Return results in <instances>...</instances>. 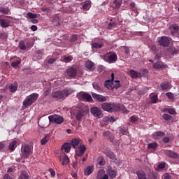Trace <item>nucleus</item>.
Returning <instances> with one entry per match:
<instances>
[{"instance_id":"nucleus-1","label":"nucleus","mask_w":179,"mask_h":179,"mask_svg":"<svg viewBox=\"0 0 179 179\" xmlns=\"http://www.w3.org/2000/svg\"><path fill=\"white\" fill-rule=\"evenodd\" d=\"M101 108L103 111L114 113V111H125V106L114 103L105 102L102 103Z\"/></svg>"},{"instance_id":"nucleus-2","label":"nucleus","mask_w":179,"mask_h":179,"mask_svg":"<svg viewBox=\"0 0 179 179\" xmlns=\"http://www.w3.org/2000/svg\"><path fill=\"white\" fill-rule=\"evenodd\" d=\"M73 93V90L71 89H64L62 91H56L52 93V99L55 100H65L68 96H71Z\"/></svg>"},{"instance_id":"nucleus-3","label":"nucleus","mask_w":179,"mask_h":179,"mask_svg":"<svg viewBox=\"0 0 179 179\" xmlns=\"http://www.w3.org/2000/svg\"><path fill=\"white\" fill-rule=\"evenodd\" d=\"M114 73H111V80H106L104 83L105 87H107L109 90H114V89H118L121 87V84H120V80L114 81Z\"/></svg>"},{"instance_id":"nucleus-4","label":"nucleus","mask_w":179,"mask_h":179,"mask_svg":"<svg viewBox=\"0 0 179 179\" xmlns=\"http://www.w3.org/2000/svg\"><path fill=\"white\" fill-rule=\"evenodd\" d=\"M37 99H38V94L33 93L28 96L24 101H23V106L24 107H30L31 104L36 103L37 101Z\"/></svg>"},{"instance_id":"nucleus-5","label":"nucleus","mask_w":179,"mask_h":179,"mask_svg":"<svg viewBox=\"0 0 179 179\" xmlns=\"http://www.w3.org/2000/svg\"><path fill=\"white\" fill-rule=\"evenodd\" d=\"M33 152V148L28 144H25L21 147L22 157L23 159H27L30 156V154Z\"/></svg>"},{"instance_id":"nucleus-6","label":"nucleus","mask_w":179,"mask_h":179,"mask_svg":"<svg viewBox=\"0 0 179 179\" xmlns=\"http://www.w3.org/2000/svg\"><path fill=\"white\" fill-rule=\"evenodd\" d=\"M77 97L79 100H83V101H88V103H92L93 101V98L92 95L86 92H79L77 94Z\"/></svg>"},{"instance_id":"nucleus-7","label":"nucleus","mask_w":179,"mask_h":179,"mask_svg":"<svg viewBox=\"0 0 179 179\" xmlns=\"http://www.w3.org/2000/svg\"><path fill=\"white\" fill-rule=\"evenodd\" d=\"M48 119L50 122H52V124H61L64 122V117L58 115H50Z\"/></svg>"},{"instance_id":"nucleus-8","label":"nucleus","mask_w":179,"mask_h":179,"mask_svg":"<svg viewBox=\"0 0 179 179\" xmlns=\"http://www.w3.org/2000/svg\"><path fill=\"white\" fill-rule=\"evenodd\" d=\"M157 41L161 47H169L170 45V38L167 36L159 37Z\"/></svg>"},{"instance_id":"nucleus-9","label":"nucleus","mask_w":179,"mask_h":179,"mask_svg":"<svg viewBox=\"0 0 179 179\" xmlns=\"http://www.w3.org/2000/svg\"><path fill=\"white\" fill-rule=\"evenodd\" d=\"M104 57L106 58V61L107 62H109V64H113V62H116L117 59V54L110 53V52H107L104 55Z\"/></svg>"},{"instance_id":"nucleus-10","label":"nucleus","mask_w":179,"mask_h":179,"mask_svg":"<svg viewBox=\"0 0 179 179\" xmlns=\"http://www.w3.org/2000/svg\"><path fill=\"white\" fill-rule=\"evenodd\" d=\"M67 76L70 79H73L76 78V75H78V70L76 68L74 67H69V69H66V71Z\"/></svg>"},{"instance_id":"nucleus-11","label":"nucleus","mask_w":179,"mask_h":179,"mask_svg":"<svg viewBox=\"0 0 179 179\" xmlns=\"http://www.w3.org/2000/svg\"><path fill=\"white\" fill-rule=\"evenodd\" d=\"M85 152H86V146H85V145L80 144V147L76 150V159L83 156V155H85Z\"/></svg>"},{"instance_id":"nucleus-12","label":"nucleus","mask_w":179,"mask_h":179,"mask_svg":"<svg viewBox=\"0 0 179 179\" xmlns=\"http://www.w3.org/2000/svg\"><path fill=\"white\" fill-rule=\"evenodd\" d=\"M92 97L96 100V101H99V103H104V101H107V97L96 93L92 94Z\"/></svg>"},{"instance_id":"nucleus-13","label":"nucleus","mask_w":179,"mask_h":179,"mask_svg":"<svg viewBox=\"0 0 179 179\" xmlns=\"http://www.w3.org/2000/svg\"><path fill=\"white\" fill-rule=\"evenodd\" d=\"M164 153L166 155V156L170 157L171 159H177V157H178V154L174 152L173 150H165Z\"/></svg>"},{"instance_id":"nucleus-14","label":"nucleus","mask_w":179,"mask_h":179,"mask_svg":"<svg viewBox=\"0 0 179 179\" xmlns=\"http://www.w3.org/2000/svg\"><path fill=\"white\" fill-rule=\"evenodd\" d=\"M117 171L116 169H113V167L108 166L107 170V173L108 174L110 178L113 179L117 177Z\"/></svg>"},{"instance_id":"nucleus-15","label":"nucleus","mask_w":179,"mask_h":179,"mask_svg":"<svg viewBox=\"0 0 179 179\" xmlns=\"http://www.w3.org/2000/svg\"><path fill=\"white\" fill-rule=\"evenodd\" d=\"M59 162H62V164L63 166H66V164H69V157L66 155H62L59 157Z\"/></svg>"},{"instance_id":"nucleus-16","label":"nucleus","mask_w":179,"mask_h":179,"mask_svg":"<svg viewBox=\"0 0 179 179\" xmlns=\"http://www.w3.org/2000/svg\"><path fill=\"white\" fill-rule=\"evenodd\" d=\"M160 87L162 90H170V89H171L173 86H171V83L170 82L164 81L161 83Z\"/></svg>"},{"instance_id":"nucleus-17","label":"nucleus","mask_w":179,"mask_h":179,"mask_svg":"<svg viewBox=\"0 0 179 179\" xmlns=\"http://www.w3.org/2000/svg\"><path fill=\"white\" fill-rule=\"evenodd\" d=\"M71 145L73 149H78V148L80 147V139L79 138H73L71 142Z\"/></svg>"},{"instance_id":"nucleus-18","label":"nucleus","mask_w":179,"mask_h":179,"mask_svg":"<svg viewBox=\"0 0 179 179\" xmlns=\"http://www.w3.org/2000/svg\"><path fill=\"white\" fill-rule=\"evenodd\" d=\"M104 155H106V156H107V157H108L111 160H114L116 157L115 154L114 153V152L111 151V150H106L104 152Z\"/></svg>"},{"instance_id":"nucleus-19","label":"nucleus","mask_w":179,"mask_h":179,"mask_svg":"<svg viewBox=\"0 0 179 179\" xmlns=\"http://www.w3.org/2000/svg\"><path fill=\"white\" fill-rule=\"evenodd\" d=\"M10 21L6 19H0V26L3 27V29H6V27H9V24Z\"/></svg>"},{"instance_id":"nucleus-20","label":"nucleus","mask_w":179,"mask_h":179,"mask_svg":"<svg viewBox=\"0 0 179 179\" xmlns=\"http://www.w3.org/2000/svg\"><path fill=\"white\" fill-rule=\"evenodd\" d=\"M117 120H118V118H117L114 116H110V117L106 116L103 118V122H107L108 124L110 122H111V123L115 122V121H117Z\"/></svg>"},{"instance_id":"nucleus-21","label":"nucleus","mask_w":179,"mask_h":179,"mask_svg":"<svg viewBox=\"0 0 179 179\" xmlns=\"http://www.w3.org/2000/svg\"><path fill=\"white\" fill-rule=\"evenodd\" d=\"M72 147V145L71 143H66L62 146V150H64L66 153H69L71 152V148Z\"/></svg>"},{"instance_id":"nucleus-22","label":"nucleus","mask_w":179,"mask_h":179,"mask_svg":"<svg viewBox=\"0 0 179 179\" xmlns=\"http://www.w3.org/2000/svg\"><path fill=\"white\" fill-rule=\"evenodd\" d=\"M103 136H105L106 138H108L110 142H114V135L111 134V132L110 131H106L103 132Z\"/></svg>"},{"instance_id":"nucleus-23","label":"nucleus","mask_w":179,"mask_h":179,"mask_svg":"<svg viewBox=\"0 0 179 179\" xmlns=\"http://www.w3.org/2000/svg\"><path fill=\"white\" fill-rule=\"evenodd\" d=\"M94 170V166H87L84 171L85 176H90V174L93 173Z\"/></svg>"},{"instance_id":"nucleus-24","label":"nucleus","mask_w":179,"mask_h":179,"mask_svg":"<svg viewBox=\"0 0 179 179\" xmlns=\"http://www.w3.org/2000/svg\"><path fill=\"white\" fill-rule=\"evenodd\" d=\"M169 29L171 30V34H176V33H178L179 27L176 24L171 25Z\"/></svg>"},{"instance_id":"nucleus-25","label":"nucleus","mask_w":179,"mask_h":179,"mask_svg":"<svg viewBox=\"0 0 179 179\" xmlns=\"http://www.w3.org/2000/svg\"><path fill=\"white\" fill-rule=\"evenodd\" d=\"M17 82H14L13 84H11L9 87L8 89L10 90V92L11 93H15V92H16V90H17Z\"/></svg>"},{"instance_id":"nucleus-26","label":"nucleus","mask_w":179,"mask_h":179,"mask_svg":"<svg viewBox=\"0 0 179 179\" xmlns=\"http://www.w3.org/2000/svg\"><path fill=\"white\" fill-rule=\"evenodd\" d=\"M89 111H90L89 106L85 105L81 106L80 109L77 110V113H89Z\"/></svg>"},{"instance_id":"nucleus-27","label":"nucleus","mask_w":179,"mask_h":179,"mask_svg":"<svg viewBox=\"0 0 179 179\" xmlns=\"http://www.w3.org/2000/svg\"><path fill=\"white\" fill-rule=\"evenodd\" d=\"M136 175L138 179H144L146 178V173L143 171H138Z\"/></svg>"},{"instance_id":"nucleus-28","label":"nucleus","mask_w":179,"mask_h":179,"mask_svg":"<svg viewBox=\"0 0 179 179\" xmlns=\"http://www.w3.org/2000/svg\"><path fill=\"white\" fill-rule=\"evenodd\" d=\"M93 66H94V63H93V62L88 60L85 62V68H87V69L92 71L93 69Z\"/></svg>"},{"instance_id":"nucleus-29","label":"nucleus","mask_w":179,"mask_h":179,"mask_svg":"<svg viewBox=\"0 0 179 179\" xmlns=\"http://www.w3.org/2000/svg\"><path fill=\"white\" fill-rule=\"evenodd\" d=\"M150 99L152 104H156V103H157V100H158L157 95L151 94L150 95Z\"/></svg>"},{"instance_id":"nucleus-30","label":"nucleus","mask_w":179,"mask_h":179,"mask_svg":"<svg viewBox=\"0 0 179 179\" xmlns=\"http://www.w3.org/2000/svg\"><path fill=\"white\" fill-rule=\"evenodd\" d=\"M16 145H17V141H13L9 146H8V149L11 151L13 152V150H15V148H16Z\"/></svg>"},{"instance_id":"nucleus-31","label":"nucleus","mask_w":179,"mask_h":179,"mask_svg":"<svg viewBox=\"0 0 179 179\" xmlns=\"http://www.w3.org/2000/svg\"><path fill=\"white\" fill-rule=\"evenodd\" d=\"M129 73L131 78H132L133 79H136L139 76V73H138V72L134 70H130Z\"/></svg>"},{"instance_id":"nucleus-32","label":"nucleus","mask_w":179,"mask_h":179,"mask_svg":"<svg viewBox=\"0 0 179 179\" xmlns=\"http://www.w3.org/2000/svg\"><path fill=\"white\" fill-rule=\"evenodd\" d=\"M51 137V135L46 134L45 137L41 141V145H45L48 141L50 140V138Z\"/></svg>"},{"instance_id":"nucleus-33","label":"nucleus","mask_w":179,"mask_h":179,"mask_svg":"<svg viewBox=\"0 0 179 179\" xmlns=\"http://www.w3.org/2000/svg\"><path fill=\"white\" fill-rule=\"evenodd\" d=\"M113 3L115 5V9H120V8H121V5H122V1H121V0H115L113 1Z\"/></svg>"},{"instance_id":"nucleus-34","label":"nucleus","mask_w":179,"mask_h":179,"mask_svg":"<svg viewBox=\"0 0 179 179\" xmlns=\"http://www.w3.org/2000/svg\"><path fill=\"white\" fill-rule=\"evenodd\" d=\"M18 179H29V173L26 171H22Z\"/></svg>"},{"instance_id":"nucleus-35","label":"nucleus","mask_w":179,"mask_h":179,"mask_svg":"<svg viewBox=\"0 0 179 179\" xmlns=\"http://www.w3.org/2000/svg\"><path fill=\"white\" fill-rule=\"evenodd\" d=\"M73 59V57L69 55V56H64L63 57V62H65L66 64H68V62H71Z\"/></svg>"},{"instance_id":"nucleus-36","label":"nucleus","mask_w":179,"mask_h":179,"mask_svg":"<svg viewBox=\"0 0 179 179\" xmlns=\"http://www.w3.org/2000/svg\"><path fill=\"white\" fill-rule=\"evenodd\" d=\"M149 48L152 52H159V47L156 45H149Z\"/></svg>"},{"instance_id":"nucleus-37","label":"nucleus","mask_w":179,"mask_h":179,"mask_svg":"<svg viewBox=\"0 0 179 179\" xmlns=\"http://www.w3.org/2000/svg\"><path fill=\"white\" fill-rule=\"evenodd\" d=\"M21 62H22L20 60H17V61L13 62L11 63V66L16 69V68H17V66H19V65H20Z\"/></svg>"},{"instance_id":"nucleus-38","label":"nucleus","mask_w":179,"mask_h":179,"mask_svg":"<svg viewBox=\"0 0 179 179\" xmlns=\"http://www.w3.org/2000/svg\"><path fill=\"white\" fill-rule=\"evenodd\" d=\"M19 47L20 50H22L23 51H26V45H24V41H20L19 43Z\"/></svg>"},{"instance_id":"nucleus-39","label":"nucleus","mask_w":179,"mask_h":179,"mask_svg":"<svg viewBox=\"0 0 179 179\" xmlns=\"http://www.w3.org/2000/svg\"><path fill=\"white\" fill-rule=\"evenodd\" d=\"M83 117H85V113H78L76 115V120L77 121H80V120H82V118H83Z\"/></svg>"},{"instance_id":"nucleus-40","label":"nucleus","mask_w":179,"mask_h":179,"mask_svg":"<svg viewBox=\"0 0 179 179\" xmlns=\"http://www.w3.org/2000/svg\"><path fill=\"white\" fill-rule=\"evenodd\" d=\"M103 174H104V170L101 169L98 171L96 179H102Z\"/></svg>"},{"instance_id":"nucleus-41","label":"nucleus","mask_w":179,"mask_h":179,"mask_svg":"<svg viewBox=\"0 0 179 179\" xmlns=\"http://www.w3.org/2000/svg\"><path fill=\"white\" fill-rule=\"evenodd\" d=\"M165 134L163 131H155L153 133L152 136L154 138H156V136H164Z\"/></svg>"},{"instance_id":"nucleus-42","label":"nucleus","mask_w":179,"mask_h":179,"mask_svg":"<svg viewBox=\"0 0 179 179\" xmlns=\"http://www.w3.org/2000/svg\"><path fill=\"white\" fill-rule=\"evenodd\" d=\"M153 66L155 69H164V68H166L164 65L159 63L155 64Z\"/></svg>"},{"instance_id":"nucleus-43","label":"nucleus","mask_w":179,"mask_h":179,"mask_svg":"<svg viewBox=\"0 0 179 179\" xmlns=\"http://www.w3.org/2000/svg\"><path fill=\"white\" fill-rule=\"evenodd\" d=\"M27 16H28L29 19H36V17H38L37 14L31 12L27 13Z\"/></svg>"},{"instance_id":"nucleus-44","label":"nucleus","mask_w":179,"mask_h":179,"mask_svg":"<svg viewBox=\"0 0 179 179\" xmlns=\"http://www.w3.org/2000/svg\"><path fill=\"white\" fill-rule=\"evenodd\" d=\"M60 20H61V17L58 15L53 16L52 18V22H57L58 24H59Z\"/></svg>"},{"instance_id":"nucleus-45","label":"nucleus","mask_w":179,"mask_h":179,"mask_svg":"<svg viewBox=\"0 0 179 179\" xmlns=\"http://www.w3.org/2000/svg\"><path fill=\"white\" fill-rule=\"evenodd\" d=\"M0 13H3V15H8V13H9V9L5 8L3 7H0Z\"/></svg>"},{"instance_id":"nucleus-46","label":"nucleus","mask_w":179,"mask_h":179,"mask_svg":"<svg viewBox=\"0 0 179 179\" xmlns=\"http://www.w3.org/2000/svg\"><path fill=\"white\" fill-rule=\"evenodd\" d=\"M148 179H157V173H150L148 175Z\"/></svg>"},{"instance_id":"nucleus-47","label":"nucleus","mask_w":179,"mask_h":179,"mask_svg":"<svg viewBox=\"0 0 179 179\" xmlns=\"http://www.w3.org/2000/svg\"><path fill=\"white\" fill-rule=\"evenodd\" d=\"M163 113H176V110L171 108H165L162 110Z\"/></svg>"},{"instance_id":"nucleus-48","label":"nucleus","mask_w":179,"mask_h":179,"mask_svg":"<svg viewBox=\"0 0 179 179\" xmlns=\"http://www.w3.org/2000/svg\"><path fill=\"white\" fill-rule=\"evenodd\" d=\"M90 113H101V109L98 107H93L91 108Z\"/></svg>"},{"instance_id":"nucleus-49","label":"nucleus","mask_w":179,"mask_h":179,"mask_svg":"<svg viewBox=\"0 0 179 179\" xmlns=\"http://www.w3.org/2000/svg\"><path fill=\"white\" fill-rule=\"evenodd\" d=\"M91 3H92V2H90V1H86L85 2V3L83 4V8L84 9V10H86V9H87L88 8H89V6H90V5H91Z\"/></svg>"},{"instance_id":"nucleus-50","label":"nucleus","mask_w":179,"mask_h":179,"mask_svg":"<svg viewBox=\"0 0 179 179\" xmlns=\"http://www.w3.org/2000/svg\"><path fill=\"white\" fill-rule=\"evenodd\" d=\"M156 148H157V143H151L148 145V149H156Z\"/></svg>"},{"instance_id":"nucleus-51","label":"nucleus","mask_w":179,"mask_h":179,"mask_svg":"<svg viewBox=\"0 0 179 179\" xmlns=\"http://www.w3.org/2000/svg\"><path fill=\"white\" fill-rule=\"evenodd\" d=\"M162 117H163L164 120H166V121H170V120H171V118H173V117H171V115H170L167 113H164Z\"/></svg>"},{"instance_id":"nucleus-52","label":"nucleus","mask_w":179,"mask_h":179,"mask_svg":"<svg viewBox=\"0 0 179 179\" xmlns=\"http://www.w3.org/2000/svg\"><path fill=\"white\" fill-rule=\"evenodd\" d=\"M103 47L102 43H92V48H101Z\"/></svg>"},{"instance_id":"nucleus-53","label":"nucleus","mask_w":179,"mask_h":179,"mask_svg":"<svg viewBox=\"0 0 179 179\" xmlns=\"http://www.w3.org/2000/svg\"><path fill=\"white\" fill-rule=\"evenodd\" d=\"M160 58H162V55H160V54H157V55H155V57L154 61H155V62H156L157 64H159V63L160 62Z\"/></svg>"},{"instance_id":"nucleus-54","label":"nucleus","mask_w":179,"mask_h":179,"mask_svg":"<svg viewBox=\"0 0 179 179\" xmlns=\"http://www.w3.org/2000/svg\"><path fill=\"white\" fill-rule=\"evenodd\" d=\"M166 97H168V99H169L170 100H174V94L171 93V92H167L166 94Z\"/></svg>"},{"instance_id":"nucleus-55","label":"nucleus","mask_w":179,"mask_h":179,"mask_svg":"<svg viewBox=\"0 0 179 179\" xmlns=\"http://www.w3.org/2000/svg\"><path fill=\"white\" fill-rule=\"evenodd\" d=\"M92 114L94 117H96V118H101L103 117L102 113H92Z\"/></svg>"},{"instance_id":"nucleus-56","label":"nucleus","mask_w":179,"mask_h":179,"mask_svg":"<svg viewBox=\"0 0 179 179\" xmlns=\"http://www.w3.org/2000/svg\"><path fill=\"white\" fill-rule=\"evenodd\" d=\"M105 163H106V161L104 160V158L98 159V164H99V166H104Z\"/></svg>"},{"instance_id":"nucleus-57","label":"nucleus","mask_w":179,"mask_h":179,"mask_svg":"<svg viewBox=\"0 0 179 179\" xmlns=\"http://www.w3.org/2000/svg\"><path fill=\"white\" fill-rule=\"evenodd\" d=\"M136 121H138V117H136V115H133L130 117V122H131L132 124L136 122Z\"/></svg>"},{"instance_id":"nucleus-58","label":"nucleus","mask_w":179,"mask_h":179,"mask_svg":"<svg viewBox=\"0 0 179 179\" xmlns=\"http://www.w3.org/2000/svg\"><path fill=\"white\" fill-rule=\"evenodd\" d=\"M49 171L50 173L51 177H55V171L52 169H49Z\"/></svg>"},{"instance_id":"nucleus-59","label":"nucleus","mask_w":179,"mask_h":179,"mask_svg":"<svg viewBox=\"0 0 179 179\" xmlns=\"http://www.w3.org/2000/svg\"><path fill=\"white\" fill-rule=\"evenodd\" d=\"M163 142L164 143H169L170 142V138H169V137H164L163 138Z\"/></svg>"},{"instance_id":"nucleus-60","label":"nucleus","mask_w":179,"mask_h":179,"mask_svg":"<svg viewBox=\"0 0 179 179\" xmlns=\"http://www.w3.org/2000/svg\"><path fill=\"white\" fill-rule=\"evenodd\" d=\"M6 38V34L5 33L0 34V40H5Z\"/></svg>"},{"instance_id":"nucleus-61","label":"nucleus","mask_w":179,"mask_h":179,"mask_svg":"<svg viewBox=\"0 0 179 179\" xmlns=\"http://www.w3.org/2000/svg\"><path fill=\"white\" fill-rule=\"evenodd\" d=\"M71 40L73 42L76 41V40H78V35L76 34L73 35Z\"/></svg>"},{"instance_id":"nucleus-62","label":"nucleus","mask_w":179,"mask_h":179,"mask_svg":"<svg viewBox=\"0 0 179 179\" xmlns=\"http://www.w3.org/2000/svg\"><path fill=\"white\" fill-rule=\"evenodd\" d=\"M125 134H127V129H124V128H122L120 129V135H125Z\"/></svg>"},{"instance_id":"nucleus-63","label":"nucleus","mask_w":179,"mask_h":179,"mask_svg":"<svg viewBox=\"0 0 179 179\" xmlns=\"http://www.w3.org/2000/svg\"><path fill=\"white\" fill-rule=\"evenodd\" d=\"M159 169H164L166 167V163L163 162L158 165Z\"/></svg>"},{"instance_id":"nucleus-64","label":"nucleus","mask_w":179,"mask_h":179,"mask_svg":"<svg viewBox=\"0 0 179 179\" xmlns=\"http://www.w3.org/2000/svg\"><path fill=\"white\" fill-rule=\"evenodd\" d=\"M3 179H12V177L9 174H5L3 176Z\"/></svg>"}]
</instances>
